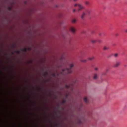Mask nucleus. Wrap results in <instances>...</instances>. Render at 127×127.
Segmentation results:
<instances>
[{"label": "nucleus", "instance_id": "f3484780", "mask_svg": "<svg viewBox=\"0 0 127 127\" xmlns=\"http://www.w3.org/2000/svg\"><path fill=\"white\" fill-rule=\"evenodd\" d=\"M94 59V57H92L91 58H89L88 59V60H93Z\"/></svg>", "mask_w": 127, "mask_h": 127}, {"label": "nucleus", "instance_id": "39448f33", "mask_svg": "<svg viewBox=\"0 0 127 127\" xmlns=\"http://www.w3.org/2000/svg\"><path fill=\"white\" fill-rule=\"evenodd\" d=\"M86 15V13L85 12H83L81 16V18L82 20H84V19Z\"/></svg>", "mask_w": 127, "mask_h": 127}, {"label": "nucleus", "instance_id": "b1692460", "mask_svg": "<svg viewBox=\"0 0 127 127\" xmlns=\"http://www.w3.org/2000/svg\"><path fill=\"white\" fill-rule=\"evenodd\" d=\"M73 0L74 1H77L78 0Z\"/></svg>", "mask_w": 127, "mask_h": 127}, {"label": "nucleus", "instance_id": "412c9836", "mask_svg": "<svg viewBox=\"0 0 127 127\" xmlns=\"http://www.w3.org/2000/svg\"><path fill=\"white\" fill-rule=\"evenodd\" d=\"M76 11V10L75 9H74L73 10V12H74Z\"/></svg>", "mask_w": 127, "mask_h": 127}, {"label": "nucleus", "instance_id": "473e14b6", "mask_svg": "<svg viewBox=\"0 0 127 127\" xmlns=\"http://www.w3.org/2000/svg\"><path fill=\"white\" fill-rule=\"evenodd\" d=\"M124 66H126V65H124Z\"/></svg>", "mask_w": 127, "mask_h": 127}, {"label": "nucleus", "instance_id": "c85d7f7f", "mask_svg": "<svg viewBox=\"0 0 127 127\" xmlns=\"http://www.w3.org/2000/svg\"><path fill=\"white\" fill-rule=\"evenodd\" d=\"M116 36H118V34H116Z\"/></svg>", "mask_w": 127, "mask_h": 127}, {"label": "nucleus", "instance_id": "7ed1b4c3", "mask_svg": "<svg viewBox=\"0 0 127 127\" xmlns=\"http://www.w3.org/2000/svg\"><path fill=\"white\" fill-rule=\"evenodd\" d=\"M78 6L79 7V8L78 9V11H80L81 10L84 9L85 8L84 6L80 4H79L78 5Z\"/></svg>", "mask_w": 127, "mask_h": 127}, {"label": "nucleus", "instance_id": "ddd939ff", "mask_svg": "<svg viewBox=\"0 0 127 127\" xmlns=\"http://www.w3.org/2000/svg\"><path fill=\"white\" fill-rule=\"evenodd\" d=\"M76 20L75 19H73L72 21V23H75Z\"/></svg>", "mask_w": 127, "mask_h": 127}, {"label": "nucleus", "instance_id": "393cba45", "mask_svg": "<svg viewBox=\"0 0 127 127\" xmlns=\"http://www.w3.org/2000/svg\"><path fill=\"white\" fill-rule=\"evenodd\" d=\"M125 32H127V30H125Z\"/></svg>", "mask_w": 127, "mask_h": 127}, {"label": "nucleus", "instance_id": "6e6552de", "mask_svg": "<svg viewBox=\"0 0 127 127\" xmlns=\"http://www.w3.org/2000/svg\"><path fill=\"white\" fill-rule=\"evenodd\" d=\"M98 77L97 75L96 74H94V77H93V79H94L95 80Z\"/></svg>", "mask_w": 127, "mask_h": 127}, {"label": "nucleus", "instance_id": "cd10ccee", "mask_svg": "<svg viewBox=\"0 0 127 127\" xmlns=\"http://www.w3.org/2000/svg\"><path fill=\"white\" fill-rule=\"evenodd\" d=\"M94 32L93 31H92V32H91V33H94Z\"/></svg>", "mask_w": 127, "mask_h": 127}, {"label": "nucleus", "instance_id": "f03ea898", "mask_svg": "<svg viewBox=\"0 0 127 127\" xmlns=\"http://www.w3.org/2000/svg\"><path fill=\"white\" fill-rule=\"evenodd\" d=\"M121 62L119 61H117L116 62L115 64L114 65V66L115 67H118L121 64Z\"/></svg>", "mask_w": 127, "mask_h": 127}, {"label": "nucleus", "instance_id": "a878e982", "mask_svg": "<svg viewBox=\"0 0 127 127\" xmlns=\"http://www.w3.org/2000/svg\"><path fill=\"white\" fill-rule=\"evenodd\" d=\"M53 76H55V74H53Z\"/></svg>", "mask_w": 127, "mask_h": 127}, {"label": "nucleus", "instance_id": "f8f14e48", "mask_svg": "<svg viewBox=\"0 0 127 127\" xmlns=\"http://www.w3.org/2000/svg\"><path fill=\"white\" fill-rule=\"evenodd\" d=\"M114 55L115 58H117L118 56V54L117 53H116L114 54Z\"/></svg>", "mask_w": 127, "mask_h": 127}, {"label": "nucleus", "instance_id": "2f4dec72", "mask_svg": "<svg viewBox=\"0 0 127 127\" xmlns=\"http://www.w3.org/2000/svg\"><path fill=\"white\" fill-rule=\"evenodd\" d=\"M106 74H103L102 75H105Z\"/></svg>", "mask_w": 127, "mask_h": 127}, {"label": "nucleus", "instance_id": "5701e85b", "mask_svg": "<svg viewBox=\"0 0 127 127\" xmlns=\"http://www.w3.org/2000/svg\"><path fill=\"white\" fill-rule=\"evenodd\" d=\"M101 34L100 33H99L98 34V35L99 36L100 35H101Z\"/></svg>", "mask_w": 127, "mask_h": 127}, {"label": "nucleus", "instance_id": "9d476101", "mask_svg": "<svg viewBox=\"0 0 127 127\" xmlns=\"http://www.w3.org/2000/svg\"><path fill=\"white\" fill-rule=\"evenodd\" d=\"M91 41L93 43H95L97 42V40H92Z\"/></svg>", "mask_w": 127, "mask_h": 127}, {"label": "nucleus", "instance_id": "20e7f679", "mask_svg": "<svg viewBox=\"0 0 127 127\" xmlns=\"http://www.w3.org/2000/svg\"><path fill=\"white\" fill-rule=\"evenodd\" d=\"M69 30L72 33H74L76 31L75 29L73 27H71L69 29Z\"/></svg>", "mask_w": 127, "mask_h": 127}, {"label": "nucleus", "instance_id": "0eeeda50", "mask_svg": "<svg viewBox=\"0 0 127 127\" xmlns=\"http://www.w3.org/2000/svg\"><path fill=\"white\" fill-rule=\"evenodd\" d=\"M90 2L88 1H86L85 2V4L86 5H89Z\"/></svg>", "mask_w": 127, "mask_h": 127}, {"label": "nucleus", "instance_id": "aec40b11", "mask_svg": "<svg viewBox=\"0 0 127 127\" xmlns=\"http://www.w3.org/2000/svg\"><path fill=\"white\" fill-rule=\"evenodd\" d=\"M79 4H74V7H76V6H78V5H79Z\"/></svg>", "mask_w": 127, "mask_h": 127}, {"label": "nucleus", "instance_id": "72a5a7b5", "mask_svg": "<svg viewBox=\"0 0 127 127\" xmlns=\"http://www.w3.org/2000/svg\"><path fill=\"white\" fill-rule=\"evenodd\" d=\"M126 23L127 24V21L126 22Z\"/></svg>", "mask_w": 127, "mask_h": 127}, {"label": "nucleus", "instance_id": "bb28decb", "mask_svg": "<svg viewBox=\"0 0 127 127\" xmlns=\"http://www.w3.org/2000/svg\"><path fill=\"white\" fill-rule=\"evenodd\" d=\"M1 71H0V75L1 74Z\"/></svg>", "mask_w": 127, "mask_h": 127}, {"label": "nucleus", "instance_id": "9b49d317", "mask_svg": "<svg viewBox=\"0 0 127 127\" xmlns=\"http://www.w3.org/2000/svg\"><path fill=\"white\" fill-rule=\"evenodd\" d=\"M109 48L108 47H106V46H104V47L103 48V49L104 50H106L109 49Z\"/></svg>", "mask_w": 127, "mask_h": 127}, {"label": "nucleus", "instance_id": "4be33fe9", "mask_svg": "<svg viewBox=\"0 0 127 127\" xmlns=\"http://www.w3.org/2000/svg\"><path fill=\"white\" fill-rule=\"evenodd\" d=\"M98 69V68H95V70H97Z\"/></svg>", "mask_w": 127, "mask_h": 127}, {"label": "nucleus", "instance_id": "4468645a", "mask_svg": "<svg viewBox=\"0 0 127 127\" xmlns=\"http://www.w3.org/2000/svg\"><path fill=\"white\" fill-rule=\"evenodd\" d=\"M97 42L99 43H100L101 42V41L100 39H97Z\"/></svg>", "mask_w": 127, "mask_h": 127}, {"label": "nucleus", "instance_id": "2eb2a0df", "mask_svg": "<svg viewBox=\"0 0 127 127\" xmlns=\"http://www.w3.org/2000/svg\"><path fill=\"white\" fill-rule=\"evenodd\" d=\"M70 86L67 85H66L65 86V87L67 89H68L70 88Z\"/></svg>", "mask_w": 127, "mask_h": 127}, {"label": "nucleus", "instance_id": "a211bd4d", "mask_svg": "<svg viewBox=\"0 0 127 127\" xmlns=\"http://www.w3.org/2000/svg\"><path fill=\"white\" fill-rule=\"evenodd\" d=\"M23 51L25 52H26L27 49L26 48H24L23 49Z\"/></svg>", "mask_w": 127, "mask_h": 127}, {"label": "nucleus", "instance_id": "1a4fd4ad", "mask_svg": "<svg viewBox=\"0 0 127 127\" xmlns=\"http://www.w3.org/2000/svg\"><path fill=\"white\" fill-rule=\"evenodd\" d=\"M86 13L88 15H90L91 13V11L89 10H86Z\"/></svg>", "mask_w": 127, "mask_h": 127}, {"label": "nucleus", "instance_id": "423d86ee", "mask_svg": "<svg viewBox=\"0 0 127 127\" xmlns=\"http://www.w3.org/2000/svg\"><path fill=\"white\" fill-rule=\"evenodd\" d=\"M84 101L86 103H89V101L86 97H85L84 99Z\"/></svg>", "mask_w": 127, "mask_h": 127}, {"label": "nucleus", "instance_id": "f257e3e1", "mask_svg": "<svg viewBox=\"0 0 127 127\" xmlns=\"http://www.w3.org/2000/svg\"><path fill=\"white\" fill-rule=\"evenodd\" d=\"M73 66L74 65L73 64H71L70 65L69 68H66L62 70L61 74L63 75H64L66 74H68L71 73L72 71L71 69Z\"/></svg>", "mask_w": 127, "mask_h": 127}, {"label": "nucleus", "instance_id": "6ab92c4d", "mask_svg": "<svg viewBox=\"0 0 127 127\" xmlns=\"http://www.w3.org/2000/svg\"><path fill=\"white\" fill-rule=\"evenodd\" d=\"M87 60H83L81 61V62H85L87 61Z\"/></svg>", "mask_w": 127, "mask_h": 127}, {"label": "nucleus", "instance_id": "c756f323", "mask_svg": "<svg viewBox=\"0 0 127 127\" xmlns=\"http://www.w3.org/2000/svg\"><path fill=\"white\" fill-rule=\"evenodd\" d=\"M46 73H45V74H44V75L45 76V75H46Z\"/></svg>", "mask_w": 127, "mask_h": 127}, {"label": "nucleus", "instance_id": "dca6fc26", "mask_svg": "<svg viewBox=\"0 0 127 127\" xmlns=\"http://www.w3.org/2000/svg\"><path fill=\"white\" fill-rule=\"evenodd\" d=\"M66 102V101L65 100H63L62 102V104H64Z\"/></svg>", "mask_w": 127, "mask_h": 127}, {"label": "nucleus", "instance_id": "7c9ffc66", "mask_svg": "<svg viewBox=\"0 0 127 127\" xmlns=\"http://www.w3.org/2000/svg\"><path fill=\"white\" fill-rule=\"evenodd\" d=\"M106 70L107 71H108V69H106Z\"/></svg>", "mask_w": 127, "mask_h": 127}]
</instances>
